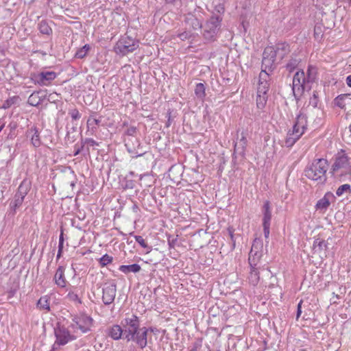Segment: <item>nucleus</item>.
<instances>
[{"instance_id":"obj_5","label":"nucleus","mask_w":351,"mask_h":351,"mask_svg":"<svg viewBox=\"0 0 351 351\" xmlns=\"http://www.w3.org/2000/svg\"><path fill=\"white\" fill-rule=\"evenodd\" d=\"M311 86L305 80V73L303 70L297 71L293 77L292 83L293 95L298 101L304 94L305 90H311Z\"/></svg>"},{"instance_id":"obj_61","label":"nucleus","mask_w":351,"mask_h":351,"mask_svg":"<svg viewBox=\"0 0 351 351\" xmlns=\"http://www.w3.org/2000/svg\"><path fill=\"white\" fill-rule=\"evenodd\" d=\"M16 290H10L9 291V297H12L15 294Z\"/></svg>"},{"instance_id":"obj_13","label":"nucleus","mask_w":351,"mask_h":351,"mask_svg":"<svg viewBox=\"0 0 351 351\" xmlns=\"http://www.w3.org/2000/svg\"><path fill=\"white\" fill-rule=\"evenodd\" d=\"M335 199V197L333 193L331 192H327L322 199L317 201L315 205L316 210L322 212L326 211L330 205V201Z\"/></svg>"},{"instance_id":"obj_29","label":"nucleus","mask_w":351,"mask_h":351,"mask_svg":"<svg viewBox=\"0 0 351 351\" xmlns=\"http://www.w3.org/2000/svg\"><path fill=\"white\" fill-rule=\"evenodd\" d=\"M180 168L179 167L172 166L169 170V177L176 182L180 176Z\"/></svg>"},{"instance_id":"obj_3","label":"nucleus","mask_w":351,"mask_h":351,"mask_svg":"<svg viewBox=\"0 0 351 351\" xmlns=\"http://www.w3.org/2000/svg\"><path fill=\"white\" fill-rule=\"evenodd\" d=\"M275 53L273 46H268L264 49L263 53L261 72L260 73L261 79L266 80L265 77H269V72L272 71L275 69V61L276 59Z\"/></svg>"},{"instance_id":"obj_50","label":"nucleus","mask_w":351,"mask_h":351,"mask_svg":"<svg viewBox=\"0 0 351 351\" xmlns=\"http://www.w3.org/2000/svg\"><path fill=\"white\" fill-rule=\"evenodd\" d=\"M137 129L134 126L129 127L125 132V134L128 136H134L136 134Z\"/></svg>"},{"instance_id":"obj_45","label":"nucleus","mask_w":351,"mask_h":351,"mask_svg":"<svg viewBox=\"0 0 351 351\" xmlns=\"http://www.w3.org/2000/svg\"><path fill=\"white\" fill-rule=\"evenodd\" d=\"M122 186L124 189H132L135 187V182L125 178L122 184Z\"/></svg>"},{"instance_id":"obj_28","label":"nucleus","mask_w":351,"mask_h":351,"mask_svg":"<svg viewBox=\"0 0 351 351\" xmlns=\"http://www.w3.org/2000/svg\"><path fill=\"white\" fill-rule=\"evenodd\" d=\"M38 29L41 34H46V35H50L51 34H52V29L51 28V27L49 25L48 23L46 21H45V20L41 21L38 23Z\"/></svg>"},{"instance_id":"obj_52","label":"nucleus","mask_w":351,"mask_h":351,"mask_svg":"<svg viewBox=\"0 0 351 351\" xmlns=\"http://www.w3.org/2000/svg\"><path fill=\"white\" fill-rule=\"evenodd\" d=\"M191 34L189 32H184L178 35V38L182 40H185L191 37Z\"/></svg>"},{"instance_id":"obj_36","label":"nucleus","mask_w":351,"mask_h":351,"mask_svg":"<svg viewBox=\"0 0 351 351\" xmlns=\"http://www.w3.org/2000/svg\"><path fill=\"white\" fill-rule=\"evenodd\" d=\"M90 47L89 45H85L82 48L77 49L75 54V57L77 58H84L88 53Z\"/></svg>"},{"instance_id":"obj_40","label":"nucleus","mask_w":351,"mask_h":351,"mask_svg":"<svg viewBox=\"0 0 351 351\" xmlns=\"http://www.w3.org/2000/svg\"><path fill=\"white\" fill-rule=\"evenodd\" d=\"M267 95H263L261 94L257 93V97H256V105L258 108H264L266 101H267Z\"/></svg>"},{"instance_id":"obj_34","label":"nucleus","mask_w":351,"mask_h":351,"mask_svg":"<svg viewBox=\"0 0 351 351\" xmlns=\"http://www.w3.org/2000/svg\"><path fill=\"white\" fill-rule=\"evenodd\" d=\"M302 135V132L299 134H297V136L291 135V134H288V136L285 140V146L287 147H292L295 142L300 138V137Z\"/></svg>"},{"instance_id":"obj_37","label":"nucleus","mask_w":351,"mask_h":351,"mask_svg":"<svg viewBox=\"0 0 351 351\" xmlns=\"http://www.w3.org/2000/svg\"><path fill=\"white\" fill-rule=\"evenodd\" d=\"M323 26L322 24H317L314 27V37L316 40H320L324 36Z\"/></svg>"},{"instance_id":"obj_49","label":"nucleus","mask_w":351,"mask_h":351,"mask_svg":"<svg viewBox=\"0 0 351 351\" xmlns=\"http://www.w3.org/2000/svg\"><path fill=\"white\" fill-rule=\"evenodd\" d=\"M69 114L71 115L73 119L77 120L81 117V114H80L77 109L74 108L69 111Z\"/></svg>"},{"instance_id":"obj_15","label":"nucleus","mask_w":351,"mask_h":351,"mask_svg":"<svg viewBox=\"0 0 351 351\" xmlns=\"http://www.w3.org/2000/svg\"><path fill=\"white\" fill-rule=\"evenodd\" d=\"M26 134L27 137L31 135V143L34 147H38L41 145L40 134L36 126L29 128L26 132Z\"/></svg>"},{"instance_id":"obj_39","label":"nucleus","mask_w":351,"mask_h":351,"mask_svg":"<svg viewBox=\"0 0 351 351\" xmlns=\"http://www.w3.org/2000/svg\"><path fill=\"white\" fill-rule=\"evenodd\" d=\"M100 123V120L89 117L87 120V126L90 128L91 126V132L92 133L95 132L96 130V125H98Z\"/></svg>"},{"instance_id":"obj_48","label":"nucleus","mask_w":351,"mask_h":351,"mask_svg":"<svg viewBox=\"0 0 351 351\" xmlns=\"http://www.w3.org/2000/svg\"><path fill=\"white\" fill-rule=\"evenodd\" d=\"M177 237H178V235L176 236V237H174L173 236H171V235L168 236L167 242H168L169 248H174L175 245L178 240Z\"/></svg>"},{"instance_id":"obj_31","label":"nucleus","mask_w":351,"mask_h":351,"mask_svg":"<svg viewBox=\"0 0 351 351\" xmlns=\"http://www.w3.org/2000/svg\"><path fill=\"white\" fill-rule=\"evenodd\" d=\"M315 74L316 72L315 71V68L312 66H309L306 71V75H305V80L309 85L314 82L315 79Z\"/></svg>"},{"instance_id":"obj_35","label":"nucleus","mask_w":351,"mask_h":351,"mask_svg":"<svg viewBox=\"0 0 351 351\" xmlns=\"http://www.w3.org/2000/svg\"><path fill=\"white\" fill-rule=\"evenodd\" d=\"M29 190V186L25 181H23L18 188V191L16 193L19 195L25 197Z\"/></svg>"},{"instance_id":"obj_62","label":"nucleus","mask_w":351,"mask_h":351,"mask_svg":"<svg viewBox=\"0 0 351 351\" xmlns=\"http://www.w3.org/2000/svg\"><path fill=\"white\" fill-rule=\"evenodd\" d=\"M62 254V251H60V250L58 251V254H57V257H56L57 261L61 257Z\"/></svg>"},{"instance_id":"obj_47","label":"nucleus","mask_w":351,"mask_h":351,"mask_svg":"<svg viewBox=\"0 0 351 351\" xmlns=\"http://www.w3.org/2000/svg\"><path fill=\"white\" fill-rule=\"evenodd\" d=\"M136 241L143 248H147L150 249L151 247H149L147 243L145 242V239L141 236L135 235L134 236Z\"/></svg>"},{"instance_id":"obj_12","label":"nucleus","mask_w":351,"mask_h":351,"mask_svg":"<svg viewBox=\"0 0 351 351\" xmlns=\"http://www.w3.org/2000/svg\"><path fill=\"white\" fill-rule=\"evenodd\" d=\"M247 145V140L245 134L243 132H242L241 137L239 139V142H237L234 144L233 159L236 158V154H239L243 158L245 156Z\"/></svg>"},{"instance_id":"obj_26","label":"nucleus","mask_w":351,"mask_h":351,"mask_svg":"<svg viewBox=\"0 0 351 351\" xmlns=\"http://www.w3.org/2000/svg\"><path fill=\"white\" fill-rule=\"evenodd\" d=\"M327 248V244L323 239H317L313 244V250L314 253H321L324 250Z\"/></svg>"},{"instance_id":"obj_20","label":"nucleus","mask_w":351,"mask_h":351,"mask_svg":"<svg viewBox=\"0 0 351 351\" xmlns=\"http://www.w3.org/2000/svg\"><path fill=\"white\" fill-rule=\"evenodd\" d=\"M186 21L193 29H199L203 27L202 21L195 16L191 14H188L186 17Z\"/></svg>"},{"instance_id":"obj_18","label":"nucleus","mask_w":351,"mask_h":351,"mask_svg":"<svg viewBox=\"0 0 351 351\" xmlns=\"http://www.w3.org/2000/svg\"><path fill=\"white\" fill-rule=\"evenodd\" d=\"M64 267L59 266L54 276L56 284L60 287H64L66 286V280L64 278Z\"/></svg>"},{"instance_id":"obj_43","label":"nucleus","mask_w":351,"mask_h":351,"mask_svg":"<svg viewBox=\"0 0 351 351\" xmlns=\"http://www.w3.org/2000/svg\"><path fill=\"white\" fill-rule=\"evenodd\" d=\"M67 298L70 301L74 302L76 304H81L82 303V300L79 298L77 294L73 291H69L67 294Z\"/></svg>"},{"instance_id":"obj_17","label":"nucleus","mask_w":351,"mask_h":351,"mask_svg":"<svg viewBox=\"0 0 351 351\" xmlns=\"http://www.w3.org/2000/svg\"><path fill=\"white\" fill-rule=\"evenodd\" d=\"M108 335L114 340H119L120 339H123V330L120 325H113L112 327L108 328Z\"/></svg>"},{"instance_id":"obj_53","label":"nucleus","mask_w":351,"mask_h":351,"mask_svg":"<svg viewBox=\"0 0 351 351\" xmlns=\"http://www.w3.org/2000/svg\"><path fill=\"white\" fill-rule=\"evenodd\" d=\"M264 235L266 239L269 237V228L270 223H263Z\"/></svg>"},{"instance_id":"obj_54","label":"nucleus","mask_w":351,"mask_h":351,"mask_svg":"<svg viewBox=\"0 0 351 351\" xmlns=\"http://www.w3.org/2000/svg\"><path fill=\"white\" fill-rule=\"evenodd\" d=\"M302 302H303V300H301L300 301V302L298 303V306H297V313H296V319L297 320L299 319V317H300L301 313H302Z\"/></svg>"},{"instance_id":"obj_7","label":"nucleus","mask_w":351,"mask_h":351,"mask_svg":"<svg viewBox=\"0 0 351 351\" xmlns=\"http://www.w3.org/2000/svg\"><path fill=\"white\" fill-rule=\"evenodd\" d=\"M73 322L77 328L84 333L90 330V327L93 324V319L90 316H88L85 313L80 314L73 319Z\"/></svg>"},{"instance_id":"obj_1","label":"nucleus","mask_w":351,"mask_h":351,"mask_svg":"<svg viewBox=\"0 0 351 351\" xmlns=\"http://www.w3.org/2000/svg\"><path fill=\"white\" fill-rule=\"evenodd\" d=\"M121 324L123 330V339L135 342L141 349L146 347L148 332H154L152 327L140 328L139 318L134 314L128 315Z\"/></svg>"},{"instance_id":"obj_11","label":"nucleus","mask_w":351,"mask_h":351,"mask_svg":"<svg viewBox=\"0 0 351 351\" xmlns=\"http://www.w3.org/2000/svg\"><path fill=\"white\" fill-rule=\"evenodd\" d=\"M349 168V160L347 155L343 150L338 153L335 162L332 165V170L334 171H337L339 169H348Z\"/></svg>"},{"instance_id":"obj_30","label":"nucleus","mask_w":351,"mask_h":351,"mask_svg":"<svg viewBox=\"0 0 351 351\" xmlns=\"http://www.w3.org/2000/svg\"><path fill=\"white\" fill-rule=\"evenodd\" d=\"M24 198L25 197L23 196L19 195L16 193L15 194L14 201L10 203V208L14 212L22 205Z\"/></svg>"},{"instance_id":"obj_8","label":"nucleus","mask_w":351,"mask_h":351,"mask_svg":"<svg viewBox=\"0 0 351 351\" xmlns=\"http://www.w3.org/2000/svg\"><path fill=\"white\" fill-rule=\"evenodd\" d=\"M54 334L56 338V343L60 346H64L69 341L75 339L74 337L70 334L69 330L64 326L55 328Z\"/></svg>"},{"instance_id":"obj_41","label":"nucleus","mask_w":351,"mask_h":351,"mask_svg":"<svg viewBox=\"0 0 351 351\" xmlns=\"http://www.w3.org/2000/svg\"><path fill=\"white\" fill-rule=\"evenodd\" d=\"M348 192L351 193V186L348 184H345L340 186L336 191V194L337 196H341L343 193Z\"/></svg>"},{"instance_id":"obj_59","label":"nucleus","mask_w":351,"mask_h":351,"mask_svg":"<svg viewBox=\"0 0 351 351\" xmlns=\"http://www.w3.org/2000/svg\"><path fill=\"white\" fill-rule=\"evenodd\" d=\"M346 83L349 87H351V75H350L347 77Z\"/></svg>"},{"instance_id":"obj_24","label":"nucleus","mask_w":351,"mask_h":351,"mask_svg":"<svg viewBox=\"0 0 351 351\" xmlns=\"http://www.w3.org/2000/svg\"><path fill=\"white\" fill-rule=\"evenodd\" d=\"M266 80L261 79L259 77V83L257 90V93L263 95H267V93L269 89V84L268 83L269 77H265Z\"/></svg>"},{"instance_id":"obj_60","label":"nucleus","mask_w":351,"mask_h":351,"mask_svg":"<svg viewBox=\"0 0 351 351\" xmlns=\"http://www.w3.org/2000/svg\"><path fill=\"white\" fill-rule=\"evenodd\" d=\"M75 152H74V154H73V156H77L81 152H80V149H78V147H77V146L75 145Z\"/></svg>"},{"instance_id":"obj_19","label":"nucleus","mask_w":351,"mask_h":351,"mask_svg":"<svg viewBox=\"0 0 351 351\" xmlns=\"http://www.w3.org/2000/svg\"><path fill=\"white\" fill-rule=\"evenodd\" d=\"M262 213L263 215V223H270L271 219V210L269 201L266 200L264 202Z\"/></svg>"},{"instance_id":"obj_10","label":"nucleus","mask_w":351,"mask_h":351,"mask_svg":"<svg viewBox=\"0 0 351 351\" xmlns=\"http://www.w3.org/2000/svg\"><path fill=\"white\" fill-rule=\"evenodd\" d=\"M57 75L53 71H43L34 76V80L41 86H47L56 77Z\"/></svg>"},{"instance_id":"obj_33","label":"nucleus","mask_w":351,"mask_h":351,"mask_svg":"<svg viewBox=\"0 0 351 351\" xmlns=\"http://www.w3.org/2000/svg\"><path fill=\"white\" fill-rule=\"evenodd\" d=\"M195 94L199 99H203L205 97V86L203 83H198L196 84Z\"/></svg>"},{"instance_id":"obj_51","label":"nucleus","mask_w":351,"mask_h":351,"mask_svg":"<svg viewBox=\"0 0 351 351\" xmlns=\"http://www.w3.org/2000/svg\"><path fill=\"white\" fill-rule=\"evenodd\" d=\"M64 233L63 230L61 229L60 235L59 237V243H58V250L63 251V244H64Z\"/></svg>"},{"instance_id":"obj_25","label":"nucleus","mask_w":351,"mask_h":351,"mask_svg":"<svg viewBox=\"0 0 351 351\" xmlns=\"http://www.w3.org/2000/svg\"><path fill=\"white\" fill-rule=\"evenodd\" d=\"M40 92H34L28 97L27 103L32 106H38L43 101L42 97L39 95Z\"/></svg>"},{"instance_id":"obj_63","label":"nucleus","mask_w":351,"mask_h":351,"mask_svg":"<svg viewBox=\"0 0 351 351\" xmlns=\"http://www.w3.org/2000/svg\"><path fill=\"white\" fill-rule=\"evenodd\" d=\"M84 140H82V145L80 147H78V149H80V152H82V150H83L84 147Z\"/></svg>"},{"instance_id":"obj_58","label":"nucleus","mask_w":351,"mask_h":351,"mask_svg":"<svg viewBox=\"0 0 351 351\" xmlns=\"http://www.w3.org/2000/svg\"><path fill=\"white\" fill-rule=\"evenodd\" d=\"M71 131L68 130L66 136V138H67L69 141H71L72 142L74 141V136L71 137Z\"/></svg>"},{"instance_id":"obj_56","label":"nucleus","mask_w":351,"mask_h":351,"mask_svg":"<svg viewBox=\"0 0 351 351\" xmlns=\"http://www.w3.org/2000/svg\"><path fill=\"white\" fill-rule=\"evenodd\" d=\"M228 230L231 241H232L233 247H234L235 241L234 240V234H233L234 230L232 228H228Z\"/></svg>"},{"instance_id":"obj_9","label":"nucleus","mask_w":351,"mask_h":351,"mask_svg":"<svg viewBox=\"0 0 351 351\" xmlns=\"http://www.w3.org/2000/svg\"><path fill=\"white\" fill-rule=\"evenodd\" d=\"M102 301L106 305L112 304L116 296L117 286L115 284L105 285L102 289Z\"/></svg>"},{"instance_id":"obj_42","label":"nucleus","mask_w":351,"mask_h":351,"mask_svg":"<svg viewBox=\"0 0 351 351\" xmlns=\"http://www.w3.org/2000/svg\"><path fill=\"white\" fill-rule=\"evenodd\" d=\"M113 258L111 256L106 254L101 258H99V263L101 267H104L111 263Z\"/></svg>"},{"instance_id":"obj_55","label":"nucleus","mask_w":351,"mask_h":351,"mask_svg":"<svg viewBox=\"0 0 351 351\" xmlns=\"http://www.w3.org/2000/svg\"><path fill=\"white\" fill-rule=\"evenodd\" d=\"M84 143H87L90 146L98 145V143L96 142L93 138H86L84 139Z\"/></svg>"},{"instance_id":"obj_2","label":"nucleus","mask_w":351,"mask_h":351,"mask_svg":"<svg viewBox=\"0 0 351 351\" xmlns=\"http://www.w3.org/2000/svg\"><path fill=\"white\" fill-rule=\"evenodd\" d=\"M328 161L324 158L315 159L308 164L304 169V176L317 184H324L327 180L326 171Z\"/></svg>"},{"instance_id":"obj_46","label":"nucleus","mask_w":351,"mask_h":351,"mask_svg":"<svg viewBox=\"0 0 351 351\" xmlns=\"http://www.w3.org/2000/svg\"><path fill=\"white\" fill-rule=\"evenodd\" d=\"M318 93L317 91H313V96L310 98L309 104L313 108H316L318 104Z\"/></svg>"},{"instance_id":"obj_16","label":"nucleus","mask_w":351,"mask_h":351,"mask_svg":"<svg viewBox=\"0 0 351 351\" xmlns=\"http://www.w3.org/2000/svg\"><path fill=\"white\" fill-rule=\"evenodd\" d=\"M274 47L276 56H278L280 60H282L290 52L289 45L286 43H277Z\"/></svg>"},{"instance_id":"obj_32","label":"nucleus","mask_w":351,"mask_h":351,"mask_svg":"<svg viewBox=\"0 0 351 351\" xmlns=\"http://www.w3.org/2000/svg\"><path fill=\"white\" fill-rule=\"evenodd\" d=\"M36 306L40 309L50 311L49 302L47 296L41 297L37 302Z\"/></svg>"},{"instance_id":"obj_6","label":"nucleus","mask_w":351,"mask_h":351,"mask_svg":"<svg viewBox=\"0 0 351 351\" xmlns=\"http://www.w3.org/2000/svg\"><path fill=\"white\" fill-rule=\"evenodd\" d=\"M222 19L217 15L212 16L202 27L203 36L207 41H213L221 27Z\"/></svg>"},{"instance_id":"obj_23","label":"nucleus","mask_w":351,"mask_h":351,"mask_svg":"<svg viewBox=\"0 0 351 351\" xmlns=\"http://www.w3.org/2000/svg\"><path fill=\"white\" fill-rule=\"evenodd\" d=\"M119 269L122 271L123 273L127 274L130 272L133 273H138L141 271V267L138 264L134 263L132 265H121L119 268Z\"/></svg>"},{"instance_id":"obj_22","label":"nucleus","mask_w":351,"mask_h":351,"mask_svg":"<svg viewBox=\"0 0 351 351\" xmlns=\"http://www.w3.org/2000/svg\"><path fill=\"white\" fill-rule=\"evenodd\" d=\"M252 247H254V245ZM261 256V253L257 251L254 252L253 247H252L248 258V262L250 265V267L254 268L256 267L257 264L260 261Z\"/></svg>"},{"instance_id":"obj_64","label":"nucleus","mask_w":351,"mask_h":351,"mask_svg":"<svg viewBox=\"0 0 351 351\" xmlns=\"http://www.w3.org/2000/svg\"><path fill=\"white\" fill-rule=\"evenodd\" d=\"M4 125H4V123H3V124H1V125H0V132H1L2 131V130L3 129Z\"/></svg>"},{"instance_id":"obj_21","label":"nucleus","mask_w":351,"mask_h":351,"mask_svg":"<svg viewBox=\"0 0 351 351\" xmlns=\"http://www.w3.org/2000/svg\"><path fill=\"white\" fill-rule=\"evenodd\" d=\"M300 62V59L298 58L297 56L293 53L289 62L285 65V69L289 73L293 72L298 66Z\"/></svg>"},{"instance_id":"obj_38","label":"nucleus","mask_w":351,"mask_h":351,"mask_svg":"<svg viewBox=\"0 0 351 351\" xmlns=\"http://www.w3.org/2000/svg\"><path fill=\"white\" fill-rule=\"evenodd\" d=\"M349 95L348 94H342V95H338L335 99H334V103H335V105L339 107L340 108H344L345 107V104H344V100L346 98L348 97Z\"/></svg>"},{"instance_id":"obj_27","label":"nucleus","mask_w":351,"mask_h":351,"mask_svg":"<svg viewBox=\"0 0 351 351\" xmlns=\"http://www.w3.org/2000/svg\"><path fill=\"white\" fill-rule=\"evenodd\" d=\"M249 282L253 286H255L258 284L259 281V272L256 267L252 268L251 267V271L250 272L248 276Z\"/></svg>"},{"instance_id":"obj_57","label":"nucleus","mask_w":351,"mask_h":351,"mask_svg":"<svg viewBox=\"0 0 351 351\" xmlns=\"http://www.w3.org/2000/svg\"><path fill=\"white\" fill-rule=\"evenodd\" d=\"M132 211L134 213H138L140 211V209L136 204H134L132 207Z\"/></svg>"},{"instance_id":"obj_14","label":"nucleus","mask_w":351,"mask_h":351,"mask_svg":"<svg viewBox=\"0 0 351 351\" xmlns=\"http://www.w3.org/2000/svg\"><path fill=\"white\" fill-rule=\"evenodd\" d=\"M306 125V117L302 113H300L296 118L295 124L293 125L291 135L297 136V134H299L302 132L303 134Z\"/></svg>"},{"instance_id":"obj_4","label":"nucleus","mask_w":351,"mask_h":351,"mask_svg":"<svg viewBox=\"0 0 351 351\" xmlns=\"http://www.w3.org/2000/svg\"><path fill=\"white\" fill-rule=\"evenodd\" d=\"M139 46V41L128 35L122 36L116 43L114 49L117 54L125 56L133 52Z\"/></svg>"},{"instance_id":"obj_44","label":"nucleus","mask_w":351,"mask_h":351,"mask_svg":"<svg viewBox=\"0 0 351 351\" xmlns=\"http://www.w3.org/2000/svg\"><path fill=\"white\" fill-rule=\"evenodd\" d=\"M18 99H19L18 97H10L9 99H8L7 100H5L3 102L1 108H4V109L10 108L14 104H15L16 102Z\"/></svg>"}]
</instances>
